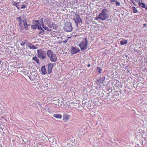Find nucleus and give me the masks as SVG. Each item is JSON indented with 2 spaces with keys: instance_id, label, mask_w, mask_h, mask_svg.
<instances>
[{
  "instance_id": "nucleus-5",
  "label": "nucleus",
  "mask_w": 147,
  "mask_h": 147,
  "mask_svg": "<svg viewBox=\"0 0 147 147\" xmlns=\"http://www.w3.org/2000/svg\"><path fill=\"white\" fill-rule=\"evenodd\" d=\"M37 56L41 59H44L46 57V53L42 49H38L37 51Z\"/></svg>"
},
{
  "instance_id": "nucleus-28",
  "label": "nucleus",
  "mask_w": 147,
  "mask_h": 147,
  "mask_svg": "<svg viewBox=\"0 0 147 147\" xmlns=\"http://www.w3.org/2000/svg\"><path fill=\"white\" fill-rule=\"evenodd\" d=\"M116 5L117 6H119L120 5V4L119 2H117V1L116 2Z\"/></svg>"
},
{
  "instance_id": "nucleus-27",
  "label": "nucleus",
  "mask_w": 147,
  "mask_h": 147,
  "mask_svg": "<svg viewBox=\"0 0 147 147\" xmlns=\"http://www.w3.org/2000/svg\"><path fill=\"white\" fill-rule=\"evenodd\" d=\"M26 6L24 5H21V7H20V8L21 9H25L26 8Z\"/></svg>"
},
{
  "instance_id": "nucleus-24",
  "label": "nucleus",
  "mask_w": 147,
  "mask_h": 147,
  "mask_svg": "<svg viewBox=\"0 0 147 147\" xmlns=\"http://www.w3.org/2000/svg\"><path fill=\"white\" fill-rule=\"evenodd\" d=\"M132 9H133L134 11L133 13H137L138 12V10L135 7H132Z\"/></svg>"
},
{
  "instance_id": "nucleus-30",
  "label": "nucleus",
  "mask_w": 147,
  "mask_h": 147,
  "mask_svg": "<svg viewBox=\"0 0 147 147\" xmlns=\"http://www.w3.org/2000/svg\"><path fill=\"white\" fill-rule=\"evenodd\" d=\"M34 25H35V26H37V28L38 29V26L37 25V22H35V21L34 22Z\"/></svg>"
},
{
  "instance_id": "nucleus-22",
  "label": "nucleus",
  "mask_w": 147,
  "mask_h": 147,
  "mask_svg": "<svg viewBox=\"0 0 147 147\" xmlns=\"http://www.w3.org/2000/svg\"><path fill=\"white\" fill-rule=\"evenodd\" d=\"M20 3V2L16 3L14 5L18 9H20V5L19 4Z\"/></svg>"
},
{
  "instance_id": "nucleus-37",
  "label": "nucleus",
  "mask_w": 147,
  "mask_h": 147,
  "mask_svg": "<svg viewBox=\"0 0 147 147\" xmlns=\"http://www.w3.org/2000/svg\"><path fill=\"white\" fill-rule=\"evenodd\" d=\"M146 24H143V26H146Z\"/></svg>"
},
{
  "instance_id": "nucleus-38",
  "label": "nucleus",
  "mask_w": 147,
  "mask_h": 147,
  "mask_svg": "<svg viewBox=\"0 0 147 147\" xmlns=\"http://www.w3.org/2000/svg\"><path fill=\"white\" fill-rule=\"evenodd\" d=\"M59 100H58V101L57 102H59Z\"/></svg>"
},
{
  "instance_id": "nucleus-10",
  "label": "nucleus",
  "mask_w": 147,
  "mask_h": 147,
  "mask_svg": "<svg viewBox=\"0 0 147 147\" xmlns=\"http://www.w3.org/2000/svg\"><path fill=\"white\" fill-rule=\"evenodd\" d=\"M70 116L67 114H64L63 115V120L64 122H67L69 119Z\"/></svg>"
},
{
  "instance_id": "nucleus-12",
  "label": "nucleus",
  "mask_w": 147,
  "mask_h": 147,
  "mask_svg": "<svg viewBox=\"0 0 147 147\" xmlns=\"http://www.w3.org/2000/svg\"><path fill=\"white\" fill-rule=\"evenodd\" d=\"M105 79V77L103 76L102 78H100L99 80H96V84L99 85L100 84L102 83L103 82Z\"/></svg>"
},
{
  "instance_id": "nucleus-6",
  "label": "nucleus",
  "mask_w": 147,
  "mask_h": 147,
  "mask_svg": "<svg viewBox=\"0 0 147 147\" xmlns=\"http://www.w3.org/2000/svg\"><path fill=\"white\" fill-rule=\"evenodd\" d=\"M64 30L67 32H70L72 31V27L71 23L66 22L65 23L64 27Z\"/></svg>"
},
{
  "instance_id": "nucleus-17",
  "label": "nucleus",
  "mask_w": 147,
  "mask_h": 147,
  "mask_svg": "<svg viewBox=\"0 0 147 147\" xmlns=\"http://www.w3.org/2000/svg\"><path fill=\"white\" fill-rule=\"evenodd\" d=\"M53 116L56 118L58 119H61L62 118V115L59 114H55L53 115Z\"/></svg>"
},
{
  "instance_id": "nucleus-7",
  "label": "nucleus",
  "mask_w": 147,
  "mask_h": 147,
  "mask_svg": "<svg viewBox=\"0 0 147 147\" xmlns=\"http://www.w3.org/2000/svg\"><path fill=\"white\" fill-rule=\"evenodd\" d=\"M74 20L77 26L80 23H81L82 20L78 14H75L74 16Z\"/></svg>"
},
{
  "instance_id": "nucleus-1",
  "label": "nucleus",
  "mask_w": 147,
  "mask_h": 147,
  "mask_svg": "<svg viewBox=\"0 0 147 147\" xmlns=\"http://www.w3.org/2000/svg\"><path fill=\"white\" fill-rule=\"evenodd\" d=\"M20 27L22 29L23 25L22 24V22H23V25L24 27V28L26 30H28V26H29V25L27 24V19L25 17H24L22 18V20L21 16H20L16 18Z\"/></svg>"
},
{
  "instance_id": "nucleus-34",
  "label": "nucleus",
  "mask_w": 147,
  "mask_h": 147,
  "mask_svg": "<svg viewBox=\"0 0 147 147\" xmlns=\"http://www.w3.org/2000/svg\"><path fill=\"white\" fill-rule=\"evenodd\" d=\"M90 66H91L90 65V64H88V65L87 66L88 67H90Z\"/></svg>"
},
{
  "instance_id": "nucleus-25",
  "label": "nucleus",
  "mask_w": 147,
  "mask_h": 147,
  "mask_svg": "<svg viewBox=\"0 0 147 147\" xmlns=\"http://www.w3.org/2000/svg\"><path fill=\"white\" fill-rule=\"evenodd\" d=\"M71 37H68L67 39H66L65 41H62V42H63L64 43H66L67 41V40H68V39L69 38H71Z\"/></svg>"
},
{
  "instance_id": "nucleus-35",
  "label": "nucleus",
  "mask_w": 147,
  "mask_h": 147,
  "mask_svg": "<svg viewBox=\"0 0 147 147\" xmlns=\"http://www.w3.org/2000/svg\"><path fill=\"white\" fill-rule=\"evenodd\" d=\"M71 104H77V103H75V102H71Z\"/></svg>"
},
{
  "instance_id": "nucleus-15",
  "label": "nucleus",
  "mask_w": 147,
  "mask_h": 147,
  "mask_svg": "<svg viewBox=\"0 0 147 147\" xmlns=\"http://www.w3.org/2000/svg\"><path fill=\"white\" fill-rule=\"evenodd\" d=\"M28 46L30 49H37L34 45H32L31 43H29L28 45Z\"/></svg>"
},
{
  "instance_id": "nucleus-21",
  "label": "nucleus",
  "mask_w": 147,
  "mask_h": 147,
  "mask_svg": "<svg viewBox=\"0 0 147 147\" xmlns=\"http://www.w3.org/2000/svg\"><path fill=\"white\" fill-rule=\"evenodd\" d=\"M120 42L121 45H123L125 44H126L127 43V41L125 40H124L120 41Z\"/></svg>"
},
{
  "instance_id": "nucleus-2",
  "label": "nucleus",
  "mask_w": 147,
  "mask_h": 147,
  "mask_svg": "<svg viewBox=\"0 0 147 147\" xmlns=\"http://www.w3.org/2000/svg\"><path fill=\"white\" fill-rule=\"evenodd\" d=\"M109 13L108 10L104 9L102 10L101 12L99 14V16L98 18L101 20H104L109 17Z\"/></svg>"
},
{
  "instance_id": "nucleus-19",
  "label": "nucleus",
  "mask_w": 147,
  "mask_h": 147,
  "mask_svg": "<svg viewBox=\"0 0 147 147\" xmlns=\"http://www.w3.org/2000/svg\"><path fill=\"white\" fill-rule=\"evenodd\" d=\"M47 111L50 113H52L53 112V108L51 107H49L47 109Z\"/></svg>"
},
{
  "instance_id": "nucleus-36",
  "label": "nucleus",
  "mask_w": 147,
  "mask_h": 147,
  "mask_svg": "<svg viewBox=\"0 0 147 147\" xmlns=\"http://www.w3.org/2000/svg\"><path fill=\"white\" fill-rule=\"evenodd\" d=\"M135 1L136 2H138L139 1V0H135Z\"/></svg>"
},
{
  "instance_id": "nucleus-20",
  "label": "nucleus",
  "mask_w": 147,
  "mask_h": 147,
  "mask_svg": "<svg viewBox=\"0 0 147 147\" xmlns=\"http://www.w3.org/2000/svg\"><path fill=\"white\" fill-rule=\"evenodd\" d=\"M138 4L142 8H144L145 5V3L142 2H140V1L139 2Z\"/></svg>"
},
{
  "instance_id": "nucleus-3",
  "label": "nucleus",
  "mask_w": 147,
  "mask_h": 147,
  "mask_svg": "<svg viewBox=\"0 0 147 147\" xmlns=\"http://www.w3.org/2000/svg\"><path fill=\"white\" fill-rule=\"evenodd\" d=\"M88 42H91V40L88 41L86 38H83L82 40L80 42L79 44V46L82 51L86 49L87 48L88 43Z\"/></svg>"
},
{
  "instance_id": "nucleus-8",
  "label": "nucleus",
  "mask_w": 147,
  "mask_h": 147,
  "mask_svg": "<svg viewBox=\"0 0 147 147\" xmlns=\"http://www.w3.org/2000/svg\"><path fill=\"white\" fill-rule=\"evenodd\" d=\"M80 51L79 48L76 46H72L70 49L71 53L72 55L78 53Z\"/></svg>"
},
{
  "instance_id": "nucleus-14",
  "label": "nucleus",
  "mask_w": 147,
  "mask_h": 147,
  "mask_svg": "<svg viewBox=\"0 0 147 147\" xmlns=\"http://www.w3.org/2000/svg\"><path fill=\"white\" fill-rule=\"evenodd\" d=\"M98 13V11L97 10H95V11H94L93 15V16H92V17H93V18H94V19H98V15L97 14V13Z\"/></svg>"
},
{
  "instance_id": "nucleus-4",
  "label": "nucleus",
  "mask_w": 147,
  "mask_h": 147,
  "mask_svg": "<svg viewBox=\"0 0 147 147\" xmlns=\"http://www.w3.org/2000/svg\"><path fill=\"white\" fill-rule=\"evenodd\" d=\"M47 55L51 61L55 62L57 61L56 55V54L53 53L52 51L51 50H48L47 51Z\"/></svg>"
},
{
  "instance_id": "nucleus-9",
  "label": "nucleus",
  "mask_w": 147,
  "mask_h": 147,
  "mask_svg": "<svg viewBox=\"0 0 147 147\" xmlns=\"http://www.w3.org/2000/svg\"><path fill=\"white\" fill-rule=\"evenodd\" d=\"M35 22L37 23V25L38 26V29L41 30V32H40L39 33H40L44 31V30L42 28V25L43 24V22L42 20H35Z\"/></svg>"
},
{
  "instance_id": "nucleus-40",
  "label": "nucleus",
  "mask_w": 147,
  "mask_h": 147,
  "mask_svg": "<svg viewBox=\"0 0 147 147\" xmlns=\"http://www.w3.org/2000/svg\"><path fill=\"white\" fill-rule=\"evenodd\" d=\"M146 62L147 63V61H146Z\"/></svg>"
},
{
  "instance_id": "nucleus-11",
  "label": "nucleus",
  "mask_w": 147,
  "mask_h": 147,
  "mask_svg": "<svg viewBox=\"0 0 147 147\" xmlns=\"http://www.w3.org/2000/svg\"><path fill=\"white\" fill-rule=\"evenodd\" d=\"M53 63H50L48 65V74H50L52 73V68L53 66Z\"/></svg>"
},
{
  "instance_id": "nucleus-16",
  "label": "nucleus",
  "mask_w": 147,
  "mask_h": 147,
  "mask_svg": "<svg viewBox=\"0 0 147 147\" xmlns=\"http://www.w3.org/2000/svg\"><path fill=\"white\" fill-rule=\"evenodd\" d=\"M37 73L36 72L34 71L32 72L30 76L31 77L35 78L37 76Z\"/></svg>"
},
{
  "instance_id": "nucleus-26",
  "label": "nucleus",
  "mask_w": 147,
  "mask_h": 147,
  "mask_svg": "<svg viewBox=\"0 0 147 147\" xmlns=\"http://www.w3.org/2000/svg\"><path fill=\"white\" fill-rule=\"evenodd\" d=\"M36 26H35V25H33L32 26V28L33 29H36V28H37Z\"/></svg>"
},
{
  "instance_id": "nucleus-29",
  "label": "nucleus",
  "mask_w": 147,
  "mask_h": 147,
  "mask_svg": "<svg viewBox=\"0 0 147 147\" xmlns=\"http://www.w3.org/2000/svg\"><path fill=\"white\" fill-rule=\"evenodd\" d=\"M25 44H26L25 42H23L21 44V45L22 46H24Z\"/></svg>"
},
{
  "instance_id": "nucleus-18",
  "label": "nucleus",
  "mask_w": 147,
  "mask_h": 147,
  "mask_svg": "<svg viewBox=\"0 0 147 147\" xmlns=\"http://www.w3.org/2000/svg\"><path fill=\"white\" fill-rule=\"evenodd\" d=\"M32 59L35 61L37 63H39V61L38 59L35 56L32 57Z\"/></svg>"
},
{
  "instance_id": "nucleus-32",
  "label": "nucleus",
  "mask_w": 147,
  "mask_h": 147,
  "mask_svg": "<svg viewBox=\"0 0 147 147\" xmlns=\"http://www.w3.org/2000/svg\"><path fill=\"white\" fill-rule=\"evenodd\" d=\"M144 8H145V9L147 10V6L145 5Z\"/></svg>"
},
{
  "instance_id": "nucleus-33",
  "label": "nucleus",
  "mask_w": 147,
  "mask_h": 147,
  "mask_svg": "<svg viewBox=\"0 0 147 147\" xmlns=\"http://www.w3.org/2000/svg\"><path fill=\"white\" fill-rule=\"evenodd\" d=\"M43 28H44V29H45V30H48V28L47 27H46L45 28V27H43Z\"/></svg>"
},
{
  "instance_id": "nucleus-39",
  "label": "nucleus",
  "mask_w": 147,
  "mask_h": 147,
  "mask_svg": "<svg viewBox=\"0 0 147 147\" xmlns=\"http://www.w3.org/2000/svg\"><path fill=\"white\" fill-rule=\"evenodd\" d=\"M1 62L0 61V64H1Z\"/></svg>"
},
{
  "instance_id": "nucleus-23",
  "label": "nucleus",
  "mask_w": 147,
  "mask_h": 147,
  "mask_svg": "<svg viewBox=\"0 0 147 147\" xmlns=\"http://www.w3.org/2000/svg\"><path fill=\"white\" fill-rule=\"evenodd\" d=\"M102 70V69H101L100 67H97L96 69V71L99 74L101 73V71Z\"/></svg>"
},
{
  "instance_id": "nucleus-13",
  "label": "nucleus",
  "mask_w": 147,
  "mask_h": 147,
  "mask_svg": "<svg viewBox=\"0 0 147 147\" xmlns=\"http://www.w3.org/2000/svg\"><path fill=\"white\" fill-rule=\"evenodd\" d=\"M41 74L43 75L46 74L47 73V71L45 67V66H42L41 68Z\"/></svg>"
},
{
  "instance_id": "nucleus-31",
  "label": "nucleus",
  "mask_w": 147,
  "mask_h": 147,
  "mask_svg": "<svg viewBox=\"0 0 147 147\" xmlns=\"http://www.w3.org/2000/svg\"><path fill=\"white\" fill-rule=\"evenodd\" d=\"M117 1V0H111V3H112L113 2H116Z\"/></svg>"
}]
</instances>
